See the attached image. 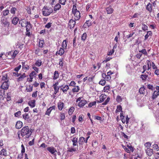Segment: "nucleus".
Instances as JSON below:
<instances>
[{
  "mask_svg": "<svg viewBox=\"0 0 159 159\" xmlns=\"http://www.w3.org/2000/svg\"><path fill=\"white\" fill-rule=\"evenodd\" d=\"M144 146L147 148H149L151 146V143L150 142H147L144 144Z\"/></svg>",
  "mask_w": 159,
  "mask_h": 159,
  "instance_id": "obj_48",
  "label": "nucleus"
},
{
  "mask_svg": "<svg viewBox=\"0 0 159 159\" xmlns=\"http://www.w3.org/2000/svg\"><path fill=\"white\" fill-rule=\"evenodd\" d=\"M80 90L79 87L78 86H74V88L72 89V91L73 92H79Z\"/></svg>",
  "mask_w": 159,
  "mask_h": 159,
  "instance_id": "obj_38",
  "label": "nucleus"
},
{
  "mask_svg": "<svg viewBox=\"0 0 159 159\" xmlns=\"http://www.w3.org/2000/svg\"><path fill=\"white\" fill-rule=\"evenodd\" d=\"M8 80L5 81L3 82L2 85L1 86V88L4 90H7L8 89L9 87V84L8 83Z\"/></svg>",
  "mask_w": 159,
  "mask_h": 159,
  "instance_id": "obj_6",
  "label": "nucleus"
},
{
  "mask_svg": "<svg viewBox=\"0 0 159 159\" xmlns=\"http://www.w3.org/2000/svg\"><path fill=\"white\" fill-rule=\"evenodd\" d=\"M17 10V9L15 7H12L11 10L10 12L11 13L15 14L16 11Z\"/></svg>",
  "mask_w": 159,
  "mask_h": 159,
  "instance_id": "obj_49",
  "label": "nucleus"
},
{
  "mask_svg": "<svg viewBox=\"0 0 159 159\" xmlns=\"http://www.w3.org/2000/svg\"><path fill=\"white\" fill-rule=\"evenodd\" d=\"M23 118L26 120H28L29 118V116L28 114L25 113L23 115Z\"/></svg>",
  "mask_w": 159,
  "mask_h": 159,
  "instance_id": "obj_34",
  "label": "nucleus"
},
{
  "mask_svg": "<svg viewBox=\"0 0 159 159\" xmlns=\"http://www.w3.org/2000/svg\"><path fill=\"white\" fill-rule=\"evenodd\" d=\"M26 77V74L25 73H23L17 79V81L19 82L22 81Z\"/></svg>",
  "mask_w": 159,
  "mask_h": 159,
  "instance_id": "obj_22",
  "label": "nucleus"
},
{
  "mask_svg": "<svg viewBox=\"0 0 159 159\" xmlns=\"http://www.w3.org/2000/svg\"><path fill=\"white\" fill-rule=\"evenodd\" d=\"M53 87L54 90V94H56L58 92L60 87L56 86H53Z\"/></svg>",
  "mask_w": 159,
  "mask_h": 159,
  "instance_id": "obj_35",
  "label": "nucleus"
},
{
  "mask_svg": "<svg viewBox=\"0 0 159 159\" xmlns=\"http://www.w3.org/2000/svg\"><path fill=\"white\" fill-rule=\"evenodd\" d=\"M155 159H159V153L157 152L154 154Z\"/></svg>",
  "mask_w": 159,
  "mask_h": 159,
  "instance_id": "obj_62",
  "label": "nucleus"
},
{
  "mask_svg": "<svg viewBox=\"0 0 159 159\" xmlns=\"http://www.w3.org/2000/svg\"><path fill=\"white\" fill-rule=\"evenodd\" d=\"M9 11L8 10H6L2 12L3 15L4 16H7L9 13Z\"/></svg>",
  "mask_w": 159,
  "mask_h": 159,
  "instance_id": "obj_44",
  "label": "nucleus"
},
{
  "mask_svg": "<svg viewBox=\"0 0 159 159\" xmlns=\"http://www.w3.org/2000/svg\"><path fill=\"white\" fill-rule=\"evenodd\" d=\"M106 83L105 80H102L99 81V84L102 86L104 85Z\"/></svg>",
  "mask_w": 159,
  "mask_h": 159,
  "instance_id": "obj_52",
  "label": "nucleus"
},
{
  "mask_svg": "<svg viewBox=\"0 0 159 159\" xmlns=\"http://www.w3.org/2000/svg\"><path fill=\"white\" fill-rule=\"evenodd\" d=\"M91 25H92V23L89 20L87 21L84 24V25H85V26H88V27H89V26H91Z\"/></svg>",
  "mask_w": 159,
  "mask_h": 159,
  "instance_id": "obj_46",
  "label": "nucleus"
},
{
  "mask_svg": "<svg viewBox=\"0 0 159 159\" xmlns=\"http://www.w3.org/2000/svg\"><path fill=\"white\" fill-rule=\"evenodd\" d=\"M64 105V104L63 102H60L59 103L58 105V109L60 110H61L63 107Z\"/></svg>",
  "mask_w": 159,
  "mask_h": 159,
  "instance_id": "obj_36",
  "label": "nucleus"
},
{
  "mask_svg": "<svg viewBox=\"0 0 159 159\" xmlns=\"http://www.w3.org/2000/svg\"><path fill=\"white\" fill-rule=\"evenodd\" d=\"M76 151V148H68V150H67V151L72 152H75Z\"/></svg>",
  "mask_w": 159,
  "mask_h": 159,
  "instance_id": "obj_50",
  "label": "nucleus"
},
{
  "mask_svg": "<svg viewBox=\"0 0 159 159\" xmlns=\"http://www.w3.org/2000/svg\"><path fill=\"white\" fill-rule=\"evenodd\" d=\"M139 52L142 53H143L144 55H147V52L146 51V50L145 49H143L141 51H139Z\"/></svg>",
  "mask_w": 159,
  "mask_h": 159,
  "instance_id": "obj_59",
  "label": "nucleus"
},
{
  "mask_svg": "<svg viewBox=\"0 0 159 159\" xmlns=\"http://www.w3.org/2000/svg\"><path fill=\"white\" fill-rule=\"evenodd\" d=\"M52 23L51 22H49L45 26V28L48 29L49 28L52 26Z\"/></svg>",
  "mask_w": 159,
  "mask_h": 159,
  "instance_id": "obj_58",
  "label": "nucleus"
},
{
  "mask_svg": "<svg viewBox=\"0 0 159 159\" xmlns=\"http://www.w3.org/2000/svg\"><path fill=\"white\" fill-rule=\"evenodd\" d=\"M145 91V89L143 87H141L139 89V92L140 93H143Z\"/></svg>",
  "mask_w": 159,
  "mask_h": 159,
  "instance_id": "obj_61",
  "label": "nucleus"
},
{
  "mask_svg": "<svg viewBox=\"0 0 159 159\" xmlns=\"http://www.w3.org/2000/svg\"><path fill=\"white\" fill-rule=\"evenodd\" d=\"M152 32L151 31H148L147 32L145 36V39L144 40L147 39L149 36L152 35Z\"/></svg>",
  "mask_w": 159,
  "mask_h": 159,
  "instance_id": "obj_33",
  "label": "nucleus"
},
{
  "mask_svg": "<svg viewBox=\"0 0 159 159\" xmlns=\"http://www.w3.org/2000/svg\"><path fill=\"white\" fill-rule=\"evenodd\" d=\"M42 12L43 16H48L52 12V9L51 8L45 6L42 9Z\"/></svg>",
  "mask_w": 159,
  "mask_h": 159,
  "instance_id": "obj_3",
  "label": "nucleus"
},
{
  "mask_svg": "<svg viewBox=\"0 0 159 159\" xmlns=\"http://www.w3.org/2000/svg\"><path fill=\"white\" fill-rule=\"evenodd\" d=\"M102 76L103 78H104L105 80H106L108 81L111 78V76L110 75H106L105 73H103L102 74Z\"/></svg>",
  "mask_w": 159,
  "mask_h": 159,
  "instance_id": "obj_15",
  "label": "nucleus"
},
{
  "mask_svg": "<svg viewBox=\"0 0 159 159\" xmlns=\"http://www.w3.org/2000/svg\"><path fill=\"white\" fill-rule=\"evenodd\" d=\"M12 53H13L11 57L12 58H14V57L16 56V55L18 53V52L17 50H15L14 51V52H10L9 53L8 55H9L10 54L11 55L12 54Z\"/></svg>",
  "mask_w": 159,
  "mask_h": 159,
  "instance_id": "obj_28",
  "label": "nucleus"
},
{
  "mask_svg": "<svg viewBox=\"0 0 159 159\" xmlns=\"http://www.w3.org/2000/svg\"><path fill=\"white\" fill-rule=\"evenodd\" d=\"M35 100H32L29 101L28 103V105L29 106L32 108L34 107L35 106Z\"/></svg>",
  "mask_w": 159,
  "mask_h": 159,
  "instance_id": "obj_17",
  "label": "nucleus"
},
{
  "mask_svg": "<svg viewBox=\"0 0 159 159\" xmlns=\"http://www.w3.org/2000/svg\"><path fill=\"white\" fill-rule=\"evenodd\" d=\"M155 89L154 90V92L152 96V99H156L159 95V86H156Z\"/></svg>",
  "mask_w": 159,
  "mask_h": 159,
  "instance_id": "obj_4",
  "label": "nucleus"
},
{
  "mask_svg": "<svg viewBox=\"0 0 159 159\" xmlns=\"http://www.w3.org/2000/svg\"><path fill=\"white\" fill-rule=\"evenodd\" d=\"M147 88L149 89H151L152 90H154L156 89V87H154L151 84H148L147 85Z\"/></svg>",
  "mask_w": 159,
  "mask_h": 159,
  "instance_id": "obj_37",
  "label": "nucleus"
},
{
  "mask_svg": "<svg viewBox=\"0 0 159 159\" xmlns=\"http://www.w3.org/2000/svg\"><path fill=\"white\" fill-rule=\"evenodd\" d=\"M72 13L74 14V19L75 20H78L80 17V12L77 10L75 12H72Z\"/></svg>",
  "mask_w": 159,
  "mask_h": 159,
  "instance_id": "obj_5",
  "label": "nucleus"
},
{
  "mask_svg": "<svg viewBox=\"0 0 159 159\" xmlns=\"http://www.w3.org/2000/svg\"><path fill=\"white\" fill-rule=\"evenodd\" d=\"M33 88V86L30 85L26 88V90L27 92H30L32 91Z\"/></svg>",
  "mask_w": 159,
  "mask_h": 159,
  "instance_id": "obj_43",
  "label": "nucleus"
},
{
  "mask_svg": "<svg viewBox=\"0 0 159 159\" xmlns=\"http://www.w3.org/2000/svg\"><path fill=\"white\" fill-rule=\"evenodd\" d=\"M32 130L31 129H29L28 126H24L21 130V135L25 138H28L32 133Z\"/></svg>",
  "mask_w": 159,
  "mask_h": 159,
  "instance_id": "obj_1",
  "label": "nucleus"
},
{
  "mask_svg": "<svg viewBox=\"0 0 159 159\" xmlns=\"http://www.w3.org/2000/svg\"><path fill=\"white\" fill-rule=\"evenodd\" d=\"M23 125V123L20 121H18L16 125V127L17 129H20Z\"/></svg>",
  "mask_w": 159,
  "mask_h": 159,
  "instance_id": "obj_14",
  "label": "nucleus"
},
{
  "mask_svg": "<svg viewBox=\"0 0 159 159\" xmlns=\"http://www.w3.org/2000/svg\"><path fill=\"white\" fill-rule=\"evenodd\" d=\"M146 62L148 65V68L147 69V70L148 71L150 69L151 66V63L150 61L149 60H147L146 61Z\"/></svg>",
  "mask_w": 159,
  "mask_h": 159,
  "instance_id": "obj_41",
  "label": "nucleus"
},
{
  "mask_svg": "<svg viewBox=\"0 0 159 159\" xmlns=\"http://www.w3.org/2000/svg\"><path fill=\"white\" fill-rule=\"evenodd\" d=\"M46 149L52 154H53L55 152H57L56 150L53 147H48Z\"/></svg>",
  "mask_w": 159,
  "mask_h": 159,
  "instance_id": "obj_9",
  "label": "nucleus"
},
{
  "mask_svg": "<svg viewBox=\"0 0 159 159\" xmlns=\"http://www.w3.org/2000/svg\"><path fill=\"white\" fill-rule=\"evenodd\" d=\"M116 100L117 102H120L122 101V98L120 96H117L116 97Z\"/></svg>",
  "mask_w": 159,
  "mask_h": 159,
  "instance_id": "obj_57",
  "label": "nucleus"
},
{
  "mask_svg": "<svg viewBox=\"0 0 159 159\" xmlns=\"http://www.w3.org/2000/svg\"><path fill=\"white\" fill-rule=\"evenodd\" d=\"M72 141L73 142V145L74 146H77V147L78 146V138H76V137H74L72 139Z\"/></svg>",
  "mask_w": 159,
  "mask_h": 159,
  "instance_id": "obj_16",
  "label": "nucleus"
},
{
  "mask_svg": "<svg viewBox=\"0 0 159 159\" xmlns=\"http://www.w3.org/2000/svg\"><path fill=\"white\" fill-rule=\"evenodd\" d=\"M142 29L143 31H145L148 30V27L147 25L143 24L142 27Z\"/></svg>",
  "mask_w": 159,
  "mask_h": 159,
  "instance_id": "obj_55",
  "label": "nucleus"
},
{
  "mask_svg": "<svg viewBox=\"0 0 159 159\" xmlns=\"http://www.w3.org/2000/svg\"><path fill=\"white\" fill-rule=\"evenodd\" d=\"M61 46L64 49H66L67 46V41L66 40H64L62 43Z\"/></svg>",
  "mask_w": 159,
  "mask_h": 159,
  "instance_id": "obj_26",
  "label": "nucleus"
},
{
  "mask_svg": "<svg viewBox=\"0 0 159 159\" xmlns=\"http://www.w3.org/2000/svg\"><path fill=\"white\" fill-rule=\"evenodd\" d=\"M152 4L149 2L146 6V9L150 12H151L152 11Z\"/></svg>",
  "mask_w": 159,
  "mask_h": 159,
  "instance_id": "obj_24",
  "label": "nucleus"
},
{
  "mask_svg": "<svg viewBox=\"0 0 159 159\" xmlns=\"http://www.w3.org/2000/svg\"><path fill=\"white\" fill-rule=\"evenodd\" d=\"M135 34V32L133 31L131 32V33H130L129 35L126 36V37L128 39L130 37H132Z\"/></svg>",
  "mask_w": 159,
  "mask_h": 159,
  "instance_id": "obj_54",
  "label": "nucleus"
},
{
  "mask_svg": "<svg viewBox=\"0 0 159 159\" xmlns=\"http://www.w3.org/2000/svg\"><path fill=\"white\" fill-rule=\"evenodd\" d=\"M0 155L6 156H7V153L6 150L4 149H2L0 152Z\"/></svg>",
  "mask_w": 159,
  "mask_h": 159,
  "instance_id": "obj_30",
  "label": "nucleus"
},
{
  "mask_svg": "<svg viewBox=\"0 0 159 159\" xmlns=\"http://www.w3.org/2000/svg\"><path fill=\"white\" fill-rule=\"evenodd\" d=\"M64 49L63 48H60V49L56 52V54H58L59 55L61 56L64 53L65 51Z\"/></svg>",
  "mask_w": 159,
  "mask_h": 159,
  "instance_id": "obj_21",
  "label": "nucleus"
},
{
  "mask_svg": "<svg viewBox=\"0 0 159 159\" xmlns=\"http://www.w3.org/2000/svg\"><path fill=\"white\" fill-rule=\"evenodd\" d=\"M87 38V34L86 33H84L82 34L81 36V40L83 41H84Z\"/></svg>",
  "mask_w": 159,
  "mask_h": 159,
  "instance_id": "obj_45",
  "label": "nucleus"
},
{
  "mask_svg": "<svg viewBox=\"0 0 159 159\" xmlns=\"http://www.w3.org/2000/svg\"><path fill=\"white\" fill-rule=\"evenodd\" d=\"M22 63V68L25 70V71L29 69V66L27 64H26L25 62H23Z\"/></svg>",
  "mask_w": 159,
  "mask_h": 159,
  "instance_id": "obj_20",
  "label": "nucleus"
},
{
  "mask_svg": "<svg viewBox=\"0 0 159 159\" xmlns=\"http://www.w3.org/2000/svg\"><path fill=\"white\" fill-rule=\"evenodd\" d=\"M96 101H94L93 102H90L89 103V107H91L92 106L95 105H96Z\"/></svg>",
  "mask_w": 159,
  "mask_h": 159,
  "instance_id": "obj_56",
  "label": "nucleus"
},
{
  "mask_svg": "<svg viewBox=\"0 0 159 159\" xmlns=\"http://www.w3.org/2000/svg\"><path fill=\"white\" fill-rule=\"evenodd\" d=\"M122 110V107L120 106H117V109L116 110V112H120Z\"/></svg>",
  "mask_w": 159,
  "mask_h": 159,
  "instance_id": "obj_47",
  "label": "nucleus"
},
{
  "mask_svg": "<svg viewBox=\"0 0 159 159\" xmlns=\"http://www.w3.org/2000/svg\"><path fill=\"white\" fill-rule=\"evenodd\" d=\"M59 74L58 71H55L54 73L53 79L54 80H56L59 77Z\"/></svg>",
  "mask_w": 159,
  "mask_h": 159,
  "instance_id": "obj_29",
  "label": "nucleus"
},
{
  "mask_svg": "<svg viewBox=\"0 0 159 159\" xmlns=\"http://www.w3.org/2000/svg\"><path fill=\"white\" fill-rule=\"evenodd\" d=\"M127 147L129 149V150L131 151L132 152H133L134 151V148L132 146H129V145H127Z\"/></svg>",
  "mask_w": 159,
  "mask_h": 159,
  "instance_id": "obj_63",
  "label": "nucleus"
},
{
  "mask_svg": "<svg viewBox=\"0 0 159 159\" xmlns=\"http://www.w3.org/2000/svg\"><path fill=\"white\" fill-rule=\"evenodd\" d=\"M151 72H148V71H147L145 73V75H141V78L143 80H145L148 77V76L147 75V74H149V75H151Z\"/></svg>",
  "mask_w": 159,
  "mask_h": 159,
  "instance_id": "obj_12",
  "label": "nucleus"
},
{
  "mask_svg": "<svg viewBox=\"0 0 159 159\" xmlns=\"http://www.w3.org/2000/svg\"><path fill=\"white\" fill-rule=\"evenodd\" d=\"M84 141V138L83 137H80L79 138L78 141L80 145H82Z\"/></svg>",
  "mask_w": 159,
  "mask_h": 159,
  "instance_id": "obj_32",
  "label": "nucleus"
},
{
  "mask_svg": "<svg viewBox=\"0 0 159 159\" xmlns=\"http://www.w3.org/2000/svg\"><path fill=\"white\" fill-rule=\"evenodd\" d=\"M21 115V112L20 111H19L17 112H16L14 114L15 116L16 117H19V116H20Z\"/></svg>",
  "mask_w": 159,
  "mask_h": 159,
  "instance_id": "obj_53",
  "label": "nucleus"
},
{
  "mask_svg": "<svg viewBox=\"0 0 159 159\" xmlns=\"http://www.w3.org/2000/svg\"><path fill=\"white\" fill-rule=\"evenodd\" d=\"M87 101L84 98H82L81 102H80L78 104V106L80 107L84 106L86 103Z\"/></svg>",
  "mask_w": 159,
  "mask_h": 159,
  "instance_id": "obj_11",
  "label": "nucleus"
},
{
  "mask_svg": "<svg viewBox=\"0 0 159 159\" xmlns=\"http://www.w3.org/2000/svg\"><path fill=\"white\" fill-rule=\"evenodd\" d=\"M106 97H107L106 95H104L103 94H101L99 97L100 101H98V103H101V102H102L104 100L106 99Z\"/></svg>",
  "mask_w": 159,
  "mask_h": 159,
  "instance_id": "obj_19",
  "label": "nucleus"
},
{
  "mask_svg": "<svg viewBox=\"0 0 159 159\" xmlns=\"http://www.w3.org/2000/svg\"><path fill=\"white\" fill-rule=\"evenodd\" d=\"M106 10L108 14H110L113 12V9L111 6L106 8Z\"/></svg>",
  "mask_w": 159,
  "mask_h": 159,
  "instance_id": "obj_23",
  "label": "nucleus"
},
{
  "mask_svg": "<svg viewBox=\"0 0 159 159\" xmlns=\"http://www.w3.org/2000/svg\"><path fill=\"white\" fill-rule=\"evenodd\" d=\"M22 27H26L27 32H29L31 28V25L29 22L27 21L25 19H21L19 22Z\"/></svg>",
  "mask_w": 159,
  "mask_h": 159,
  "instance_id": "obj_2",
  "label": "nucleus"
},
{
  "mask_svg": "<svg viewBox=\"0 0 159 159\" xmlns=\"http://www.w3.org/2000/svg\"><path fill=\"white\" fill-rule=\"evenodd\" d=\"M76 23L75 21L73 20H70L69 22V25L70 26V28H73L74 27Z\"/></svg>",
  "mask_w": 159,
  "mask_h": 159,
  "instance_id": "obj_18",
  "label": "nucleus"
},
{
  "mask_svg": "<svg viewBox=\"0 0 159 159\" xmlns=\"http://www.w3.org/2000/svg\"><path fill=\"white\" fill-rule=\"evenodd\" d=\"M42 64V62L41 60H38L35 63V65L38 67L40 66Z\"/></svg>",
  "mask_w": 159,
  "mask_h": 159,
  "instance_id": "obj_39",
  "label": "nucleus"
},
{
  "mask_svg": "<svg viewBox=\"0 0 159 159\" xmlns=\"http://www.w3.org/2000/svg\"><path fill=\"white\" fill-rule=\"evenodd\" d=\"M110 100V98L109 97H108L107 99L102 104L104 105H106L107 103Z\"/></svg>",
  "mask_w": 159,
  "mask_h": 159,
  "instance_id": "obj_60",
  "label": "nucleus"
},
{
  "mask_svg": "<svg viewBox=\"0 0 159 159\" xmlns=\"http://www.w3.org/2000/svg\"><path fill=\"white\" fill-rule=\"evenodd\" d=\"M21 67V65H19V66L15 68L14 70L16 72H18V70L20 69Z\"/></svg>",
  "mask_w": 159,
  "mask_h": 159,
  "instance_id": "obj_64",
  "label": "nucleus"
},
{
  "mask_svg": "<svg viewBox=\"0 0 159 159\" xmlns=\"http://www.w3.org/2000/svg\"><path fill=\"white\" fill-rule=\"evenodd\" d=\"M60 89L62 91L63 93L66 94L67 91L69 89V87L68 85H65L64 86L62 85L60 87Z\"/></svg>",
  "mask_w": 159,
  "mask_h": 159,
  "instance_id": "obj_7",
  "label": "nucleus"
},
{
  "mask_svg": "<svg viewBox=\"0 0 159 159\" xmlns=\"http://www.w3.org/2000/svg\"><path fill=\"white\" fill-rule=\"evenodd\" d=\"M55 106H53L52 107H50L48 108L45 113V115L49 116L52 111V110L55 109Z\"/></svg>",
  "mask_w": 159,
  "mask_h": 159,
  "instance_id": "obj_10",
  "label": "nucleus"
},
{
  "mask_svg": "<svg viewBox=\"0 0 159 159\" xmlns=\"http://www.w3.org/2000/svg\"><path fill=\"white\" fill-rule=\"evenodd\" d=\"M145 151L146 154L149 156H151L153 153L152 149L150 148H147L145 149Z\"/></svg>",
  "mask_w": 159,
  "mask_h": 159,
  "instance_id": "obj_8",
  "label": "nucleus"
},
{
  "mask_svg": "<svg viewBox=\"0 0 159 159\" xmlns=\"http://www.w3.org/2000/svg\"><path fill=\"white\" fill-rule=\"evenodd\" d=\"M75 110V108L74 107H71L70 109L68 111L69 114L70 115H71L72 114L73 112Z\"/></svg>",
  "mask_w": 159,
  "mask_h": 159,
  "instance_id": "obj_40",
  "label": "nucleus"
},
{
  "mask_svg": "<svg viewBox=\"0 0 159 159\" xmlns=\"http://www.w3.org/2000/svg\"><path fill=\"white\" fill-rule=\"evenodd\" d=\"M2 23L5 27H8L9 25V22L6 19H3L2 20Z\"/></svg>",
  "mask_w": 159,
  "mask_h": 159,
  "instance_id": "obj_13",
  "label": "nucleus"
},
{
  "mask_svg": "<svg viewBox=\"0 0 159 159\" xmlns=\"http://www.w3.org/2000/svg\"><path fill=\"white\" fill-rule=\"evenodd\" d=\"M19 19L17 17H14L12 20V23L14 25H16L19 21Z\"/></svg>",
  "mask_w": 159,
  "mask_h": 159,
  "instance_id": "obj_27",
  "label": "nucleus"
},
{
  "mask_svg": "<svg viewBox=\"0 0 159 159\" xmlns=\"http://www.w3.org/2000/svg\"><path fill=\"white\" fill-rule=\"evenodd\" d=\"M61 7V5L58 3H57L54 7V10L56 11L59 10Z\"/></svg>",
  "mask_w": 159,
  "mask_h": 159,
  "instance_id": "obj_31",
  "label": "nucleus"
},
{
  "mask_svg": "<svg viewBox=\"0 0 159 159\" xmlns=\"http://www.w3.org/2000/svg\"><path fill=\"white\" fill-rule=\"evenodd\" d=\"M36 74V73L35 71H33L29 75L30 79L29 80V82H31L32 81V80L33 78V76L35 75Z\"/></svg>",
  "mask_w": 159,
  "mask_h": 159,
  "instance_id": "obj_25",
  "label": "nucleus"
},
{
  "mask_svg": "<svg viewBox=\"0 0 159 159\" xmlns=\"http://www.w3.org/2000/svg\"><path fill=\"white\" fill-rule=\"evenodd\" d=\"M153 148L157 151L159 150V147L157 144H153Z\"/></svg>",
  "mask_w": 159,
  "mask_h": 159,
  "instance_id": "obj_51",
  "label": "nucleus"
},
{
  "mask_svg": "<svg viewBox=\"0 0 159 159\" xmlns=\"http://www.w3.org/2000/svg\"><path fill=\"white\" fill-rule=\"evenodd\" d=\"M44 40L43 39H40L39 40V47L40 48H42L43 45L44 44Z\"/></svg>",
  "mask_w": 159,
  "mask_h": 159,
  "instance_id": "obj_42",
  "label": "nucleus"
}]
</instances>
